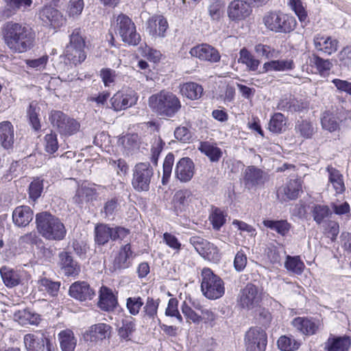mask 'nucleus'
Returning <instances> with one entry per match:
<instances>
[{"mask_svg": "<svg viewBox=\"0 0 351 351\" xmlns=\"http://www.w3.org/2000/svg\"><path fill=\"white\" fill-rule=\"evenodd\" d=\"M1 34L7 47L14 53H24L33 47L34 37L32 30L21 23H5L1 27Z\"/></svg>", "mask_w": 351, "mask_h": 351, "instance_id": "1", "label": "nucleus"}, {"mask_svg": "<svg viewBox=\"0 0 351 351\" xmlns=\"http://www.w3.org/2000/svg\"><path fill=\"white\" fill-rule=\"evenodd\" d=\"M148 106L156 114L168 118L173 117L182 107L180 99L165 90L151 95L148 99Z\"/></svg>", "mask_w": 351, "mask_h": 351, "instance_id": "2", "label": "nucleus"}, {"mask_svg": "<svg viewBox=\"0 0 351 351\" xmlns=\"http://www.w3.org/2000/svg\"><path fill=\"white\" fill-rule=\"evenodd\" d=\"M36 221L38 232L47 240L61 241L66 234V230L61 220L47 212L36 215Z\"/></svg>", "mask_w": 351, "mask_h": 351, "instance_id": "3", "label": "nucleus"}, {"mask_svg": "<svg viewBox=\"0 0 351 351\" xmlns=\"http://www.w3.org/2000/svg\"><path fill=\"white\" fill-rule=\"evenodd\" d=\"M201 291L209 300H217L225 293L223 280L208 267L202 269L201 272Z\"/></svg>", "mask_w": 351, "mask_h": 351, "instance_id": "4", "label": "nucleus"}, {"mask_svg": "<svg viewBox=\"0 0 351 351\" xmlns=\"http://www.w3.org/2000/svg\"><path fill=\"white\" fill-rule=\"evenodd\" d=\"M84 48L85 40L81 29H74L69 36V43L65 48V59L75 66L81 64L86 58Z\"/></svg>", "mask_w": 351, "mask_h": 351, "instance_id": "5", "label": "nucleus"}, {"mask_svg": "<svg viewBox=\"0 0 351 351\" xmlns=\"http://www.w3.org/2000/svg\"><path fill=\"white\" fill-rule=\"evenodd\" d=\"M263 22L270 31L285 34L292 32L297 23L294 16L280 12L267 13L263 18Z\"/></svg>", "mask_w": 351, "mask_h": 351, "instance_id": "6", "label": "nucleus"}, {"mask_svg": "<svg viewBox=\"0 0 351 351\" xmlns=\"http://www.w3.org/2000/svg\"><path fill=\"white\" fill-rule=\"evenodd\" d=\"M153 176L154 169L149 162H138L132 169V186L137 192H147Z\"/></svg>", "mask_w": 351, "mask_h": 351, "instance_id": "7", "label": "nucleus"}, {"mask_svg": "<svg viewBox=\"0 0 351 351\" xmlns=\"http://www.w3.org/2000/svg\"><path fill=\"white\" fill-rule=\"evenodd\" d=\"M237 301V305L241 308L254 310L260 305L262 294L257 286L247 283L240 290Z\"/></svg>", "mask_w": 351, "mask_h": 351, "instance_id": "8", "label": "nucleus"}, {"mask_svg": "<svg viewBox=\"0 0 351 351\" xmlns=\"http://www.w3.org/2000/svg\"><path fill=\"white\" fill-rule=\"evenodd\" d=\"M49 120L53 128H56L62 136H71L80 129V123L61 111H52Z\"/></svg>", "mask_w": 351, "mask_h": 351, "instance_id": "9", "label": "nucleus"}, {"mask_svg": "<svg viewBox=\"0 0 351 351\" xmlns=\"http://www.w3.org/2000/svg\"><path fill=\"white\" fill-rule=\"evenodd\" d=\"M116 31L122 40L128 45L136 46L141 40V36L136 32L134 23L125 14L118 16Z\"/></svg>", "mask_w": 351, "mask_h": 351, "instance_id": "10", "label": "nucleus"}, {"mask_svg": "<svg viewBox=\"0 0 351 351\" xmlns=\"http://www.w3.org/2000/svg\"><path fill=\"white\" fill-rule=\"evenodd\" d=\"M27 351H54V346L46 332L43 331L27 334L23 338Z\"/></svg>", "mask_w": 351, "mask_h": 351, "instance_id": "11", "label": "nucleus"}, {"mask_svg": "<svg viewBox=\"0 0 351 351\" xmlns=\"http://www.w3.org/2000/svg\"><path fill=\"white\" fill-rule=\"evenodd\" d=\"M195 197L189 189H180L176 191L172 199V208L178 215H185L192 207Z\"/></svg>", "mask_w": 351, "mask_h": 351, "instance_id": "12", "label": "nucleus"}, {"mask_svg": "<svg viewBox=\"0 0 351 351\" xmlns=\"http://www.w3.org/2000/svg\"><path fill=\"white\" fill-rule=\"evenodd\" d=\"M134 258V252L132 250L130 243L122 245L114 256L109 267L112 272H120L128 269L132 265Z\"/></svg>", "mask_w": 351, "mask_h": 351, "instance_id": "13", "label": "nucleus"}, {"mask_svg": "<svg viewBox=\"0 0 351 351\" xmlns=\"http://www.w3.org/2000/svg\"><path fill=\"white\" fill-rule=\"evenodd\" d=\"M267 342L266 332L261 328H252L245 334L247 351H265Z\"/></svg>", "mask_w": 351, "mask_h": 351, "instance_id": "14", "label": "nucleus"}, {"mask_svg": "<svg viewBox=\"0 0 351 351\" xmlns=\"http://www.w3.org/2000/svg\"><path fill=\"white\" fill-rule=\"evenodd\" d=\"M138 96L134 90L118 91L110 99V108L114 111L125 110L136 104Z\"/></svg>", "mask_w": 351, "mask_h": 351, "instance_id": "15", "label": "nucleus"}, {"mask_svg": "<svg viewBox=\"0 0 351 351\" xmlns=\"http://www.w3.org/2000/svg\"><path fill=\"white\" fill-rule=\"evenodd\" d=\"M190 54L202 61H206L210 63L219 62L221 56L219 51L208 44L197 45L190 50Z\"/></svg>", "mask_w": 351, "mask_h": 351, "instance_id": "16", "label": "nucleus"}, {"mask_svg": "<svg viewBox=\"0 0 351 351\" xmlns=\"http://www.w3.org/2000/svg\"><path fill=\"white\" fill-rule=\"evenodd\" d=\"M40 20L46 25L57 29L62 26L66 21V19L62 14L57 9L45 6L39 12Z\"/></svg>", "mask_w": 351, "mask_h": 351, "instance_id": "17", "label": "nucleus"}, {"mask_svg": "<svg viewBox=\"0 0 351 351\" xmlns=\"http://www.w3.org/2000/svg\"><path fill=\"white\" fill-rule=\"evenodd\" d=\"M175 177L180 182L186 183L191 180L195 173V165L193 160L184 157L176 163L174 170Z\"/></svg>", "mask_w": 351, "mask_h": 351, "instance_id": "18", "label": "nucleus"}, {"mask_svg": "<svg viewBox=\"0 0 351 351\" xmlns=\"http://www.w3.org/2000/svg\"><path fill=\"white\" fill-rule=\"evenodd\" d=\"M168 27V22L162 15H154L147 22V31L153 38H164Z\"/></svg>", "mask_w": 351, "mask_h": 351, "instance_id": "19", "label": "nucleus"}, {"mask_svg": "<svg viewBox=\"0 0 351 351\" xmlns=\"http://www.w3.org/2000/svg\"><path fill=\"white\" fill-rule=\"evenodd\" d=\"M302 191V184L300 179L291 180L285 185L277 191V197L281 202H287L298 198Z\"/></svg>", "mask_w": 351, "mask_h": 351, "instance_id": "20", "label": "nucleus"}, {"mask_svg": "<svg viewBox=\"0 0 351 351\" xmlns=\"http://www.w3.org/2000/svg\"><path fill=\"white\" fill-rule=\"evenodd\" d=\"M252 9L250 5L242 0L232 1L228 7V17L232 21H241L250 16Z\"/></svg>", "mask_w": 351, "mask_h": 351, "instance_id": "21", "label": "nucleus"}, {"mask_svg": "<svg viewBox=\"0 0 351 351\" xmlns=\"http://www.w3.org/2000/svg\"><path fill=\"white\" fill-rule=\"evenodd\" d=\"M266 180L267 174L255 166H248L243 171V182L248 187L263 184Z\"/></svg>", "mask_w": 351, "mask_h": 351, "instance_id": "22", "label": "nucleus"}, {"mask_svg": "<svg viewBox=\"0 0 351 351\" xmlns=\"http://www.w3.org/2000/svg\"><path fill=\"white\" fill-rule=\"evenodd\" d=\"M112 327L104 323L94 324L84 335L86 341L96 342L108 338L111 333Z\"/></svg>", "mask_w": 351, "mask_h": 351, "instance_id": "23", "label": "nucleus"}, {"mask_svg": "<svg viewBox=\"0 0 351 351\" xmlns=\"http://www.w3.org/2000/svg\"><path fill=\"white\" fill-rule=\"evenodd\" d=\"M315 49L327 55L336 52L339 47L338 40L322 34H317L313 39Z\"/></svg>", "mask_w": 351, "mask_h": 351, "instance_id": "24", "label": "nucleus"}, {"mask_svg": "<svg viewBox=\"0 0 351 351\" xmlns=\"http://www.w3.org/2000/svg\"><path fill=\"white\" fill-rule=\"evenodd\" d=\"M70 295L80 301L91 300L95 295V291L86 282H75L69 289Z\"/></svg>", "mask_w": 351, "mask_h": 351, "instance_id": "25", "label": "nucleus"}, {"mask_svg": "<svg viewBox=\"0 0 351 351\" xmlns=\"http://www.w3.org/2000/svg\"><path fill=\"white\" fill-rule=\"evenodd\" d=\"M96 189L90 184H82L73 197V203L82 205L84 203L95 200L97 197Z\"/></svg>", "mask_w": 351, "mask_h": 351, "instance_id": "26", "label": "nucleus"}, {"mask_svg": "<svg viewBox=\"0 0 351 351\" xmlns=\"http://www.w3.org/2000/svg\"><path fill=\"white\" fill-rule=\"evenodd\" d=\"M59 258L60 268L66 276H75L79 274L80 267L70 253L62 252L59 254Z\"/></svg>", "mask_w": 351, "mask_h": 351, "instance_id": "27", "label": "nucleus"}, {"mask_svg": "<svg viewBox=\"0 0 351 351\" xmlns=\"http://www.w3.org/2000/svg\"><path fill=\"white\" fill-rule=\"evenodd\" d=\"M34 213L28 206H17L12 213V220L18 227H25L33 219Z\"/></svg>", "mask_w": 351, "mask_h": 351, "instance_id": "28", "label": "nucleus"}, {"mask_svg": "<svg viewBox=\"0 0 351 351\" xmlns=\"http://www.w3.org/2000/svg\"><path fill=\"white\" fill-rule=\"evenodd\" d=\"M14 143V131L12 124L5 121L0 123V144L7 149H11Z\"/></svg>", "mask_w": 351, "mask_h": 351, "instance_id": "29", "label": "nucleus"}, {"mask_svg": "<svg viewBox=\"0 0 351 351\" xmlns=\"http://www.w3.org/2000/svg\"><path fill=\"white\" fill-rule=\"evenodd\" d=\"M351 340L348 336H330L325 343L326 351H348Z\"/></svg>", "mask_w": 351, "mask_h": 351, "instance_id": "30", "label": "nucleus"}, {"mask_svg": "<svg viewBox=\"0 0 351 351\" xmlns=\"http://www.w3.org/2000/svg\"><path fill=\"white\" fill-rule=\"evenodd\" d=\"M32 3V0H8V4L5 8L0 10V19L3 20L12 16L17 10L29 7Z\"/></svg>", "mask_w": 351, "mask_h": 351, "instance_id": "31", "label": "nucleus"}, {"mask_svg": "<svg viewBox=\"0 0 351 351\" xmlns=\"http://www.w3.org/2000/svg\"><path fill=\"white\" fill-rule=\"evenodd\" d=\"M326 170L328 173V182L332 184L336 193H343L346 190L343 175L338 169L332 167H328Z\"/></svg>", "mask_w": 351, "mask_h": 351, "instance_id": "32", "label": "nucleus"}, {"mask_svg": "<svg viewBox=\"0 0 351 351\" xmlns=\"http://www.w3.org/2000/svg\"><path fill=\"white\" fill-rule=\"evenodd\" d=\"M117 301L111 290L107 287H101L100 289L99 306L104 311L112 310L117 305Z\"/></svg>", "mask_w": 351, "mask_h": 351, "instance_id": "33", "label": "nucleus"}, {"mask_svg": "<svg viewBox=\"0 0 351 351\" xmlns=\"http://www.w3.org/2000/svg\"><path fill=\"white\" fill-rule=\"evenodd\" d=\"M0 274L3 283L7 287L12 288L20 283L21 278L18 271L9 267H1L0 268Z\"/></svg>", "mask_w": 351, "mask_h": 351, "instance_id": "34", "label": "nucleus"}, {"mask_svg": "<svg viewBox=\"0 0 351 351\" xmlns=\"http://www.w3.org/2000/svg\"><path fill=\"white\" fill-rule=\"evenodd\" d=\"M292 323L297 330L308 335H313L318 328L317 324L308 318L296 317Z\"/></svg>", "mask_w": 351, "mask_h": 351, "instance_id": "35", "label": "nucleus"}, {"mask_svg": "<svg viewBox=\"0 0 351 351\" xmlns=\"http://www.w3.org/2000/svg\"><path fill=\"white\" fill-rule=\"evenodd\" d=\"M293 62L291 60H271L264 63L263 72L269 71H286L293 69Z\"/></svg>", "mask_w": 351, "mask_h": 351, "instance_id": "36", "label": "nucleus"}, {"mask_svg": "<svg viewBox=\"0 0 351 351\" xmlns=\"http://www.w3.org/2000/svg\"><path fill=\"white\" fill-rule=\"evenodd\" d=\"M181 94L192 100L201 97L203 93V88L201 85L195 82H187L180 86Z\"/></svg>", "mask_w": 351, "mask_h": 351, "instance_id": "37", "label": "nucleus"}, {"mask_svg": "<svg viewBox=\"0 0 351 351\" xmlns=\"http://www.w3.org/2000/svg\"><path fill=\"white\" fill-rule=\"evenodd\" d=\"M60 347L62 351H73L77 340L74 337L73 331L66 329L62 330L59 334Z\"/></svg>", "mask_w": 351, "mask_h": 351, "instance_id": "38", "label": "nucleus"}, {"mask_svg": "<svg viewBox=\"0 0 351 351\" xmlns=\"http://www.w3.org/2000/svg\"><path fill=\"white\" fill-rule=\"evenodd\" d=\"M60 287V282L52 281L46 278H41L38 281V291L52 297L58 295Z\"/></svg>", "mask_w": 351, "mask_h": 351, "instance_id": "39", "label": "nucleus"}, {"mask_svg": "<svg viewBox=\"0 0 351 351\" xmlns=\"http://www.w3.org/2000/svg\"><path fill=\"white\" fill-rule=\"evenodd\" d=\"M95 241L99 245L106 244L109 239L112 240V228L106 224H99L95 226Z\"/></svg>", "mask_w": 351, "mask_h": 351, "instance_id": "40", "label": "nucleus"}, {"mask_svg": "<svg viewBox=\"0 0 351 351\" xmlns=\"http://www.w3.org/2000/svg\"><path fill=\"white\" fill-rule=\"evenodd\" d=\"M200 152L207 156L211 162H218L222 156L220 148L208 142L201 143L199 147Z\"/></svg>", "mask_w": 351, "mask_h": 351, "instance_id": "41", "label": "nucleus"}, {"mask_svg": "<svg viewBox=\"0 0 351 351\" xmlns=\"http://www.w3.org/2000/svg\"><path fill=\"white\" fill-rule=\"evenodd\" d=\"M314 221L317 224H321L325 221V219L332 215V213L328 206L316 204L314 205L311 210Z\"/></svg>", "mask_w": 351, "mask_h": 351, "instance_id": "42", "label": "nucleus"}, {"mask_svg": "<svg viewBox=\"0 0 351 351\" xmlns=\"http://www.w3.org/2000/svg\"><path fill=\"white\" fill-rule=\"evenodd\" d=\"M285 267L289 271L297 275H300L303 272L305 265L299 256H291L288 255L285 263Z\"/></svg>", "mask_w": 351, "mask_h": 351, "instance_id": "43", "label": "nucleus"}, {"mask_svg": "<svg viewBox=\"0 0 351 351\" xmlns=\"http://www.w3.org/2000/svg\"><path fill=\"white\" fill-rule=\"evenodd\" d=\"M322 127L324 130L330 132L339 129V124L335 115L328 112H325L321 119Z\"/></svg>", "mask_w": 351, "mask_h": 351, "instance_id": "44", "label": "nucleus"}, {"mask_svg": "<svg viewBox=\"0 0 351 351\" xmlns=\"http://www.w3.org/2000/svg\"><path fill=\"white\" fill-rule=\"evenodd\" d=\"M239 54V62L245 64L251 71H255L258 69L260 61L256 59L248 50L245 48H243L240 50Z\"/></svg>", "mask_w": 351, "mask_h": 351, "instance_id": "45", "label": "nucleus"}, {"mask_svg": "<svg viewBox=\"0 0 351 351\" xmlns=\"http://www.w3.org/2000/svg\"><path fill=\"white\" fill-rule=\"evenodd\" d=\"M263 224L267 228L276 231L278 234L285 236L290 229V225L287 221L264 220Z\"/></svg>", "mask_w": 351, "mask_h": 351, "instance_id": "46", "label": "nucleus"}, {"mask_svg": "<svg viewBox=\"0 0 351 351\" xmlns=\"http://www.w3.org/2000/svg\"><path fill=\"white\" fill-rule=\"evenodd\" d=\"M295 130L297 134L305 138H310L315 133V128L312 123L306 120L298 121L295 124Z\"/></svg>", "mask_w": 351, "mask_h": 351, "instance_id": "47", "label": "nucleus"}, {"mask_svg": "<svg viewBox=\"0 0 351 351\" xmlns=\"http://www.w3.org/2000/svg\"><path fill=\"white\" fill-rule=\"evenodd\" d=\"M174 163V156L172 153H169L163 162L162 165V183L163 185H166L171 178L173 165Z\"/></svg>", "mask_w": 351, "mask_h": 351, "instance_id": "48", "label": "nucleus"}, {"mask_svg": "<svg viewBox=\"0 0 351 351\" xmlns=\"http://www.w3.org/2000/svg\"><path fill=\"white\" fill-rule=\"evenodd\" d=\"M134 330V319L131 317H126L122 320V326L119 328L118 334L121 338L128 339Z\"/></svg>", "mask_w": 351, "mask_h": 351, "instance_id": "49", "label": "nucleus"}, {"mask_svg": "<svg viewBox=\"0 0 351 351\" xmlns=\"http://www.w3.org/2000/svg\"><path fill=\"white\" fill-rule=\"evenodd\" d=\"M144 304L140 296L129 297L126 299V308L129 313L133 316L137 315Z\"/></svg>", "mask_w": 351, "mask_h": 351, "instance_id": "50", "label": "nucleus"}, {"mask_svg": "<svg viewBox=\"0 0 351 351\" xmlns=\"http://www.w3.org/2000/svg\"><path fill=\"white\" fill-rule=\"evenodd\" d=\"M285 125V117L282 113H275L269 123V130L274 133H280Z\"/></svg>", "mask_w": 351, "mask_h": 351, "instance_id": "51", "label": "nucleus"}, {"mask_svg": "<svg viewBox=\"0 0 351 351\" xmlns=\"http://www.w3.org/2000/svg\"><path fill=\"white\" fill-rule=\"evenodd\" d=\"M278 347L282 351H294L298 349L300 343L293 338L282 336L278 340Z\"/></svg>", "mask_w": 351, "mask_h": 351, "instance_id": "52", "label": "nucleus"}, {"mask_svg": "<svg viewBox=\"0 0 351 351\" xmlns=\"http://www.w3.org/2000/svg\"><path fill=\"white\" fill-rule=\"evenodd\" d=\"M254 51L258 56L266 59L276 58L279 55L278 51L267 45L258 44L255 46Z\"/></svg>", "mask_w": 351, "mask_h": 351, "instance_id": "53", "label": "nucleus"}, {"mask_svg": "<svg viewBox=\"0 0 351 351\" xmlns=\"http://www.w3.org/2000/svg\"><path fill=\"white\" fill-rule=\"evenodd\" d=\"M158 306L159 300H154L152 298L148 297L146 303L143 306L145 316H147L154 320L157 317Z\"/></svg>", "mask_w": 351, "mask_h": 351, "instance_id": "54", "label": "nucleus"}, {"mask_svg": "<svg viewBox=\"0 0 351 351\" xmlns=\"http://www.w3.org/2000/svg\"><path fill=\"white\" fill-rule=\"evenodd\" d=\"M39 108L37 107V104L34 101L30 103L29 109L27 110V115L29 117V123L35 130L40 129V123L38 117Z\"/></svg>", "mask_w": 351, "mask_h": 351, "instance_id": "55", "label": "nucleus"}, {"mask_svg": "<svg viewBox=\"0 0 351 351\" xmlns=\"http://www.w3.org/2000/svg\"><path fill=\"white\" fill-rule=\"evenodd\" d=\"M226 215L220 209L215 208L210 215L209 219L211 221L213 228L219 230L226 221Z\"/></svg>", "mask_w": 351, "mask_h": 351, "instance_id": "56", "label": "nucleus"}, {"mask_svg": "<svg viewBox=\"0 0 351 351\" xmlns=\"http://www.w3.org/2000/svg\"><path fill=\"white\" fill-rule=\"evenodd\" d=\"M311 62L315 65L321 75H324L328 72L332 66V64L329 60L323 59L316 55L313 56Z\"/></svg>", "mask_w": 351, "mask_h": 351, "instance_id": "57", "label": "nucleus"}, {"mask_svg": "<svg viewBox=\"0 0 351 351\" xmlns=\"http://www.w3.org/2000/svg\"><path fill=\"white\" fill-rule=\"evenodd\" d=\"M201 256L204 258H206L213 261H217L219 260L220 255L218 248L210 243H208V245L204 248L203 252L201 254Z\"/></svg>", "mask_w": 351, "mask_h": 351, "instance_id": "58", "label": "nucleus"}, {"mask_svg": "<svg viewBox=\"0 0 351 351\" xmlns=\"http://www.w3.org/2000/svg\"><path fill=\"white\" fill-rule=\"evenodd\" d=\"M43 190V180L39 178L33 180L29 186V198L34 201L36 200L40 197Z\"/></svg>", "mask_w": 351, "mask_h": 351, "instance_id": "59", "label": "nucleus"}, {"mask_svg": "<svg viewBox=\"0 0 351 351\" xmlns=\"http://www.w3.org/2000/svg\"><path fill=\"white\" fill-rule=\"evenodd\" d=\"M163 241L165 244L171 248L175 254H178L182 249V244L178 238L171 233L165 232L163 234Z\"/></svg>", "mask_w": 351, "mask_h": 351, "instance_id": "60", "label": "nucleus"}, {"mask_svg": "<svg viewBox=\"0 0 351 351\" xmlns=\"http://www.w3.org/2000/svg\"><path fill=\"white\" fill-rule=\"evenodd\" d=\"M57 135L55 133L47 134L45 136V149L49 154L55 153L58 149Z\"/></svg>", "mask_w": 351, "mask_h": 351, "instance_id": "61", "label": "nucleus"}, {"mask_svg": "<svg viewBox=\"0 0 351 351\" xmlns=\"http://www.w3.org/2000/svg\"><path fill=\"white\" fill-rule=\"evenodd\" d=\"M84 0H70L68 5V14L70 17L80 16L84 9Z\"/></svg>", "mask_w": 351, "mask_h": 351, "instance_id": "62", "label": "nucleus"}, {"mask_svg": "<svg viewBox=\"0 0 351 351\" xmlns=\"http://www.w3.org/2000/svg\"><path fill=\"white\" fill-rule=\"evenodd\" d=\"M178 302L176 298H171L169 300L167 307L165 311L167 316L175 317L180 323L182 322V317L178 309Z\"/></svg>", "mask_w": 351, "mask_h": 351, "instance_id": "63", "label": "nucleus"}, {"mask_svg": "<svg viewBox=\"0 0 351 351\" xmlns=\"http://www.w3.org/2000/svg\"><path fill=\"white\" fill-rule=\"evenodd\" d=\"M289 5L301 22L306 19V12L300 0H289Z\"/></svg>", "mask_w": 351, "mask_h": 351, "instance_id": "64", "label": "nucleus"}]
</instances>
